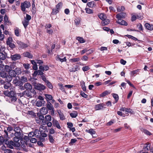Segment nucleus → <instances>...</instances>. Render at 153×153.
<instances>
[{
  "label": "nucleus",
  "instance_id": "f257e3e1",
  "mask_svg": "<svg viewBox=\"0 0 153 153\" xmlns=\"http://www.w3.org/2000/svg\"><path fill=\"white\" fill-rule=\"evenodd\" d=\"M4 146H6L7 147L12 149H13V146L19 147L20 146V144L19 143H15L12 140L9 141L6 140L5 141V144Z\"/></svg>",
  "mask_w": 153,
  "mask_h": 153
},
{
  "label": "nucleus",
  "instance_id": "f03ea898",
  "mask_svg": "<svg viewBox=\"0 0 153 153\" xmlns=\"http://www.w3.org/2000/svg\"><path fill=\"white\" fill-rule=\"evenodd\" d=\"M30 6V4L29 1H25L21 3L20 6L21 10L23 12H25L26 11V9L29 8Z\"/></svg>",
  "mask_w": 153,
  "mask_h": 153
},
{
  "label": "nucleus",
  "instance_id": "7ed1b4c3",
  "mask_svg": "<svg viewBox=\"0 0 153 153\" xmlns=\"http://www.w3.org/2000/svg\"><path fill=\"white\" fill-rule=\"evenodd\" d=\"M32 93L34 95L36 94V93L35 92V91H34V90H26L24 91V94H25V97H32Z\"/></svg>",
  "mask_w": 153,
  "mask_h": 153
},
{
  "label": "nucleus",
  "instance_id": "20e7f679",
  "mask_svg": "<svg viewBox=\"0 0 153 153\" xmlns=\"http://www.w3.org/2000/svg\"><path fill=\"white\" fill-rule=\"evenodd\" d=\"M14 105H16V107L18 111H20L23 109L24 107V104L22 103L21 101L19 100H18L17 101L15 102Z\"/></svg>",
  "mask_w": 153,
  "mask_h": 153
},
{
  "label": "nucleus",
  "instance_id": "39448f33",
  "mask_svg": "<svg viewBox=\"0 0 153 153\" xmlns=\"http://www.w3.org/2000/svg\"><path fill=\"white\" fill-rule=\"evenodd\" d=\"M35 88L39 91H42L44 90L45 87L44 85L39 83L36 84L34 85Z\"/></svg>",
  "mask_w": 153,
  "mask_h": 153
},
{
  "label": "nucleus",
  "instance_id": "423d86ee",
  "mask_svg": "<svg viewBox=\"0 0 153 153\" xmlns=\"http://www.w3.org/2000/svg\"><path fill=\"white\" fill-rule=\"evenodd\" d=\"M105 106V105L103 103L98 104L95 105V109L96 110H102L104 108H105L104 107Z\"/></svg>",
  "mask_w": 153,
  "mask_h": 153
},
{
  "label": "nucleus",
  "instance_id": "0eeeda50",
  "mask_svg": "<svg viewBox=\"0 0 153 153\" xmlns=\"http://www.w3.org/2000/svg\"><path fill=\"white\" fill-rule=\"evenodd\" d=\"M10 58L12 60L16 61L19 59L21 58V56L19 54H15L13 55H11Z\"/></svg>",
  "mask_w": 153,
  "mask_h": 153
},
{
  "label": "nucleus",
  "instance_id": "6e6552de",
  "mask_svg": "<svg viewBox=\"0 0 153 153\" xmlns=\"http://www.w3.org/2000/svg\"><path fill=\"white\" fill-rule=\"evenodd\" d=\"M8 100L9 102L14 104L15 102L17 101V98L16 97V96H11L9 97Z\"/></svg>",
  "mask_w": 153,
  "mask_h": 153
},
{
  "label": "nucleus",
  "instance_id": "1a4fd4ad",
  "mask_svg": "<svg viewBox=\"0 0 153 153\" xmlns=\"http://www.w3.org/2000/svg\"><path fill=\"white\" fill-rule=\"evenodd\" d=\"M126 16V13L124 12H121L117 14L116 18L118 19L124 18Z\"/></svg>",
  "mask_w": 153,
  "mask_h": 153
},
{
  "label": "nucleus",
  "instance_id": "9d476101",
  "mask_svg": "<svg viewBox=\"0 0 153 153\" xmlns=\"http://www.w3.org/2000/svg\"><path fill=\"white\" fill-rule=\"evenodd\" d=\"M52 123L54 126L56 127L59 129H60L61 128L57 120L55 119H53Z\"/></svg>",
  "mask_w": 153,
  "mask_h": 153
},
{
  "label": "nucleus",
  "instance_id": "9b49d317",
  "mask_svg": "<svg viewBox=\"0 0 153 153\" xmlns=\"http://www.w3.org/2000/svg\"><path fill=\"white\" fill-rule=\"evenodd\" d=\"M150 144L148 142L146 143V144H144L143 146V151L146 152L149 149L150 150Z\"/></svg>",
  "mask_w": 153,
  "mask_h": 153
},
{
  "label": "nucleus",
  "instance_id": "f8f14e48",
  "mask_svg": "<svg viewBox=\"0 0 153 153\" xmlns=\"http://www.w3.org/2000/svg\"><path fill=\"white\" fill-rule=\"evenodd\" d=\"M17 43L19 45L20 47H21L22 48H26L28 47V45L27 44L22 42L19 41H18L17 42Z\"/></svg>",
  "mask_w": 153,
  "mask_h": 153
},
{
  "label": "nucleus",
  "instance_id": "ddd939ff",
  "mask_svg": "<svg viewBox=\"0 0 153 153\" xmlns=\"http://www.w3.org/2000/svg\"><path fill=\"white\" fill-rule=\"evenodd\" d=\"M6 53L4 51H2L1 49H0V59L2 60H4L6 58Z\"/></svg>",
  "mask_w": 153,
  "mask_h": 153
},
{
  "label": "nucleus",
  "instance_id": "4468645a",
  "mask_svg": "<svg viewBox=\"0 0 153 153\" xmlns=\"http://www.w3.org/2000/svg\"><path fill=\"white\" fill-rule=\"evenodd\" d=\"M117 23L121 25L127 26L128 24L125 21L121 19H118V21H117Z\"/></svg>",
  "mask_w": 153,
  "mask_h": 153
},
{
  "label": "nucleus",
  "instance_id": "2eb2a0df",
  "mask_svg": "<svg viewBox=\"0 0 153 153\" xmlns=\"http://www.w3.org/2000/svg\"><path fill=\"white\" fill-rule=\"evenodd\" d=\"M146 28L148 30H152L153 29V25L149 23H146L145 25Z\"/></svg>",
  "mask_w": 153,
  "mask_h": 153
},
{
  "label": "nucleus",
  "instance_id": "dca6fc26",
  "mask_svg": "<svg viewBox=\"0 0 153 153\" xmlns=\"http://www.w3.org/2000/svg\"><path fill=\"white\" fill-rule=\"evenodd\" d=\"M24 87L26 89V90H33L32 89V86L30 84L28 83H25L24 85Z\"/></svg>",
  "mask_w": 153,
  "mask_h": 153
},
{
  "label": "nucleus",
  "instance_id": "f3484780",
  "mask_svg": "<svg viewBox=\"0 0 153 153\" xmlns=\"http://www.w3.org/2000/svg\"><path fill=\"white\" fill-rule=\"evenodd\" d=\"M86 131L87 132L89 133L93 137H95L96 136H94V135L95 134V131L93 129H90L89 130L86 129Z\"/></svg>",
  "mask_w": 153,
  "mask_h": 153
},
{
  "label": "nucleus",
  "instance_id": "a211bd4d",
  "mask_svg": "<svg viewBox=\"0 0 153 153\" xmlns=\"http://www.w3.org/2000/svg\"><path fill=\"white\" fill-rule=\"evenodd\" d=\"M33 132L34 136L35 137H39L40 136L41 133L40 131L38 129H35Z\"/></svg>",
  "mask_w": 153,
  "mask_h": 153
},
{
  "label": "nucleus",
  "instance_id": "6ab92c4d",
  "mask_svg": "<svg viewBox=\"0 0 153 153\" xmlns=\"http://www.w3.org/2000/svg\"><path fill=\"white\" fill-rule=\"evenodd\" d=\"M13 82L14 84L16 85V86L18 85L21 86L23 85V82L21 80L17 81L13 80Z\"/></svg>",
  "mask_w": 153,
  "mask_h": 153
},
{
  "label": "nucleus",
  "instance_id": "aec40b11",
  "mask_svg": "<svg viewBox=\"0 0 153 153\" xmlns=\"http://www.w3.org/2000/svg\"><path fill=\"white\" fill-rule=\"evenodd\" d=\"M11 84L10 82H6V83L4 84V85L2 86L5 89H8L10 87Z\"/></svg>",
  "mask_w": 153,
  "mask_h": 153
},
{
  "label": "nucleus",
  "instance_id": "412c9836",
  "mask_svg": "<svg viewBox=\"0 0 153 153\" xmlns=\"http://www.w3.org/2000/svg\"><path fill=\"white\" fill-rule=\"evenodd\" d=\"M111 92L110 91H105L100 94V96L101 97H104L107 95L110 94Z\"/></svg>",
  "mask_w": 153,
  "mask_h": 153
},
{
  "label": "nucleus",
  "instance_id": "4be33fe9",
  "mask_svg": "<svg viewBox=\"0 0 153 153\" xmlns=\"http://www.w3.org/2000/svg\"><path fill=\"white\" fill-rule=\"evenodd\" d=\"M23 55L24 56L27 57L29 58H32L33 56L28 52H26L23 53Z\"/></svg>",
  "mask_w": 153,
  "mask_h": 153
},
{
  "label": "nucleus",
  "instance_id": "5701e85b",
  "mask_svg": "<svg viewBox=\"0 0 153 153\" xmlns=\"http://www.w3.org/2000/svg\"><path fill=\"white\" fill-rule=\"evenodd\" d=\"M9 75L13 77H15L17 75L14 70H11L9 73Z\"/></svg>",
  "mask_w": 153,
  "mask_h": 153
},
{
  "label": "nucleus",
  "instance_id": "b1692460",
  "mask_svg": "<svg viewBox=\"0 0 153 153\" xmlns=\"http://www.w3.org/2000/svg\"><path fill=\"white\" fill-rule=\"evenodd\" d=\"M29 22L25 19H24V20L22 21V23L25 29H26L27 25H29Z\"/></svg>",
  "mask_w": 153,
  "mask_h": 153
},
{
  "label": "nucleus",
  "instance_id": "393cba45",
  "mask_svg": "<svg viewBox=\"0 0 153 153\" xmlns=\"http://www.w3.org/2000/svg\"><path fill=\"white\" fill-rule=\"evenodd\" d=\"M78 66L76 65L73 67L72 68L69 69V71L71 72H75L77 71L78 70Z\"/></svg>",
  "mask_w": 153,
  "mask_h": 153
},
{
  "label": "nucleus",
  "instance_id": "a878e982",
  "mask_svg": "<svg viewBox=\"0 0 153 153\" xmlns=\"http://www.w3.org/2000/svg\"><path fill=\"white\" fill-rule=\"evenodd\" d=\"M98 16L100 19L103 20L106 19V16L105 14L101 13L98 15Z\"/></svg>",
  "mask_w": 153,
  "mask_h": 153
},
{
  "label": "nucleus",
  "instance_id": "bb28decb",
  "mask_svg": "<svg viewBox=\"0 0 153 153\" xmlns=\"http://www.w3.org/2000/svg\"><path fill=\"white\" fill-rule=\"evenodd\" d=\"M70 116L72 118L76 117L78 115V113L76 111H74L70 114Z\"/></svg>",
  "mask_w": 153,
  "mask_h": 153
},
{
  "label": "nucleus",
  "instance_id": "cd10ccee",
  "mask_svg": "<svg viewBox=\"0 0 153 153\" xmlns=\"http://www.w3.org/2000/svg\"><path fill=\"white\" fill-rule=\"evenodd\" d=\"M117 9L118 12H121L124 10L125 8L123 6H118L117 7Z\"/></svg>",
  "mask_w": 153,
  "mask_h": 153
},
{
  "label": "nucleus",
  "instance_id": "c85d7f7f",
  "mask_svg": "<svg viewBox=\"0 0 153 153\" xmlns=\"http://www.w3.org/2000/svg\"><path fill=\"white\" fill-rule=\"evenodd\" d=\"M110 22V21L108 19H105V20H102V22H101V24L103 25H108L109 23Z\"/></svg>",
  "mask_w": 153,
  "mask_h": 153
},
{
  "label": "nucleus",
  "instance_id": "c756f323",
  "mask_svg": "<svg viewBox=\"0 0 153 153\" xmlns=\"http://www.w3.org/2000/svg\"><path fill=\"white\" fill-rule=\"evenodd\" d=\"M46 107L49 110H51L53 109H54L53 106L50 102H49L48 104H47Z\"/></svg>",
  "mask_w": 153,
  "mask_h": 153
},
{
  "label": "nucleus",
  "instance_id": "7c9ffc66",
  "mask_svg": "<svg viewBox=\"0 0 153 153\" xmlns=\"http://www.w3.org/2000/svg\"><path fill=\"white\" fill-rule=\"evenodd\" d=\"M76 39L78 40L80 43H82L85 42V40L82 37L78 36L77 37Z\"/></svg>",
  "mask_w": 153,
  "mask_h": 153
},
{
  "label": "nucleus",
  "instance_id": "2f4dec72",
  "mask_svg": "<svg viewBox=\"0 0 153 153\" xmlns=\"http://www.w3.org/2000/svg\"><path fill=\"white\" fill-rule=\"evenodd\" d=\"M7 45H9V47L11 48H15V46L13 43H11L10 42L8 41H7Z\"/></svg>",
  "mask_w": 153,
  "mask_h": 153
},
{
  "label": "nucleus",
  "instance_id": "473e14b6",
  "mask_svg": "<svg viewBox=\"0 0 153 153\" xmlns=\"http://www.w3.org/2000/svg\"><path fill=\"white\" fill-rule=\"evenodd\" d=\"M45 96L47 99V101H48L49 100H51L52 99H53V97L51 95L47 94H45Z\"/></svg>",
  "mask_w": 153,
  "mask_h": 153
},
{
  "label": "nucleus",
  "instance_id": "72a5a7b5",
  "mask_svg": "<svg viewBox=\"0 0 153 153\" xmlns=\"http://www.w3.org/2000/svg\"><path fill=\"white\" fill-rule=\"evenodd\" d=\"M43 102H45V101H41L40 100L38 101L36 103V105L37 106L40 107L43 104Z\"/></svg>",
  "mask_w": 153,
  "mask_h": 153
},
{
  "label": "nucleus",
  "instance_id": "f704fd0d",
  "mask_svg": "<svg viewBox=\"0 0 153 153\" xmlns=\"http://www.w3.org/2000/svg\"><path fill=\"white\" fill-rule=\"evenodd\" d=\"M40 111L42 114H45L47 113L48 111L47 109L43 107L41 109Z\"/></svg>",
  "mask_w": 153,
  "mask_h": 153
},
{
  "label": "nucleus",
  "instance_id": "c9c22d12",
  "mask_svg": "<svg viewBox=\"0 0 153 153\" xmlns=\"http://www.w3.org/2000/svg\"><path fill=\"white\" fill-rule=\"evenodd\" d=\"M112 95L115 100V103L117 102L119 99V97L118 95L114 93L112 94Z\"/></svg>",
  "mask_w": 153,
  "mask_h": 153
},
{
  "label": "nucleus",
  "instance_id": "e433bc0d",
  "mask_svg": "<svg viewBox=\"0 0 153 153\" xmlns=\"http://www.w3.org/2000/svg\"><path fill=\"white\" fill-rule=\"evenodd\" d=\"M87 5L89 7L92 8L94 5V1H91L88 3Z\"/></svg>",
  "mask_w": 153,
  "mask_h": 153
},
{
  "label": "nucleus",
  "instance_id": "4c0bfd02",
  "mask_svg": "<svg viewBox=\"0 0 153 153\" xmlns=\"http://www.w3.org/2000/svg\"><path fill=\"white\" fill-rule=\"evenodd\" d=\"M79 58H76L71 59L70 60L71 62H77L80 60Z\"/></svg>",
  "mask_w": 153,
  "mask_h": 153
},
{
  "label": "nucleus",
  "instance_id": "58836bf2",
  "mask_svg": "<svg viewBox=\"0 0 153 153\" xmlns=\"http://www.w3.org/2000/svg\"><path fill=\"white\" fill-rule=\"evenodd\" d=\"M81 88L83 90V91H86V87L85 85V83L84 82H83L81 84Z\"/></svg>",
  "mask_w": 153,
  "mask_h": 153
},
{
  "label": "nucleus",
  "instance_id": "ea45409f",
  "mask_svg": "<svg viewBox=\"0 0 153 153\" xmlns=\"http://www.w3.org/2000/svg\"><path fill=\"white\" fill-rule=\"evenodd\" d=\"M14 71H15L16 75H18L21 73L20 69L19 68H17L14 69Z\"/></svg>",
  "mask_w": 153,
  "mask_h": 153
},
{
  "label": "nucleus",
  "instance_id": "a19ab883",
  "mask_svg": "<svg viewBox=\"0 0 153 153\" xmlns=\"http://www.w3.org/2000/svg\"><path fill=\"white\" fill-rule=\"evenodd\" d=\"M5 38L4 33H2L1 30L0 29V40L3 41Z\"/></svg>",
  "mask_w": 153,
  "mask_h": 153
},
{
  "label": "nucleus",
  "instance_id": "79ce46f5",
  "mask_svg": "<svg viewBox=\"0 0 153 153\" xmlns=\"http://www.w3.org/2000/svg\"><path fill=\"white\" fill-rule=\"evenodd\" d=\"M47 85L48 87L50 89H52L53 88V86L51 83L48 80L45 82Z\"/></svg>",
  "mask_w": 153,
  "mask_h": 153
},
{
  "label": "nucleus",
  "instance_id": "37998d69",
  "mask_svg": "<svg viewBox=\"0 0 153 153\" xmlns=\"http://www.w3.org/2000/svg\"><path fill=\"white\" fill-rule=\"evenodd\" d=\"M86 12L88 14L92 13H93V10L89 8H86L85 9Z\"/></svg>",
  "mask_w": 153,
  "mask_h": 153
},
{
  "label": "nucleus",
  "instance_id": "c03bdc74",
  "mask_svg": "<svg viewBox=\"0 0 153 153\" xmlns=\"http://www.w3.org/2000/svg\"><path fill=\"white\" fill-rule=\"evenodd\" d=\"M32 10L31 11L33 13H35L36 12V8L35 7V5L34 3V2L33 1V3H32Z\"/></svg>",
  "mask_w": 153,
  "mask_h": 153
},
{
  "label": "nucleus",
  "instance_id": "a18cd8bd",
  "mask_svg": "<svg viewBox=\"0 0 153 153\" xmlns=\"http://www.w3.org/2000/svg\"><path fill=\"white\" fill-rule=\"evenodd\" d=\"M45 120L47 121H50L51 120V117L50 115H47L45 117Z\"/></svg>",
  "mask_w": 153,
  "mask_h": 153
},
{
  "label": "nucleus",
  "instance_id": "49530a36",
  "mask_svg": "<svg viewBox=\"0 0 153 153\" xmlns=\"http://www.w3.org/2000/svg\"><path fill=\"white\" fill-rule=\"evenodd\" d=\"M19 30L18 28L16 27L14 30L15 34L17 36H19Z\"/></svg>",
  "mask_w": 153,
  "mask_h": 153
},
{
  "label": "nucleus",
  "instance_id": "de8ad7c7",
  "mask_svg": "<svg viewBox=\"0 0 153 153\" xmlns=\"http://www.w3.org/2000/svg\"><path fill=\"white\" fill-rule=\"evenodd\" d=\"M21 132H15V137H18L21 138Z\"/></svg>",
  "mask_w": 153,
  "mask_h": 153
},
{
  "label": "nucleus",
  "instance_id": "09e8293b",
  "mask_svg": "<svg viewBox=\"0 0 153 153\" xmlns=\"http://www.w3.org/2000/svg\"><path fill=\"white\" fill-rule=\"evenodd\" d=\"M5 140L3 137L0 136V145H2L4 143H5Z\"/></svg>",
  "mask_w": 153,
  "mask_h": 153
},
{
  "label": "nucleus",
  "instance_id": "8fccbe9b",
  "mask_svg": "<svg viewBox=\"0 0 153 153\" xmlns=\"http://www.w3.org/2000/svg\"><path fill=\"white\" fill-rule=\"evenodd\" d=\"M20 80L22 82H25L27 81V78L25 76H22L21 77Z\"/></svg>",
  "mask_w": 153,
  "mask_h": 153
},
{
  "label": "nucleus",
  "instance_id": "3c124183",
  "mask_svg": "<svg viewBox=\"0 0 153 153\" xmlns=\"http://www.w3.org/2000/svg\"><path fill=\"white\" fill-rule=\"evenodd\" d=\"M5 69L7 72L8 73L11 70L10 66L8 65H6L5 66Z\"/></svg>",
  "mask_w": 153,
  "mask_h": 153
},
{
  "label": "nucleus",
  "instance_id": "603ef678",
  "mask_svg": "<svg viewBox=\"0 0 153 153\" xmlns=\"http://www.w3.org/2000/svg\"><path fill=\"white\" fill-rule=\"evenodd\" d=\"M80 95L85 98H87L88 97V96L87 95L85 94L82 91H81L80 93Z\"/></svg>",
  "mask_w": 153,
  "mask_h": 153
},
{
  "label": "nucleus",
  "instance_id": "864d4df0",
  "mask_svg": "<svg viewBox=\"0 0 153 153\" xmlns=\"http://www.w3.org/2000/svg\"><path fill=\"white\" fill-rule=\"evenodd\" d=\"M9 97L12 96H16V93L13 91H11L9 92Z\"/></svg>",
  "mask_w": 153,
  "mask_h": 153
},
{
  "label": "nucleus",
  "instance_id": "5fc2aeb1",
  "mask_svg": "<svg viewBox=\"0 0 153 153\" xmlns=\"http://www.w3.org/2000/svg\"><path fill=\"white\" fill-rule=\"evenodd\" d=\"M59 12V10L58 9H57L56 8V9H53L52 10V11L51 13L52 14H56L57 13H58Z\"/></svg>",
  "mask_w": 153,
  "mask_h": 153
},
{
  "label": "nucleus",
  "instance_id": "6e6d98bb",
  "mask_svg": "<svg viewBox=\"0 0 153 153\" xmlns=\"http://www.w3.org/2000/svg\"><path fill=\"white\" fill-rule=\"evenodd\" d=\"M31 19V16L28 14H26V17H25L24 18V19L28 21L29 22V21Z\"/></svg>",
  "mask_w": 153,
  "mask_h": 153
},
{
  "label": "nucleus",
  "instance_id": "4d7b16f0",
  "mask_svg": "<svg viewBox=\"0 0 153 153\" xmlns=\"http://www.w3.org/2000/svg\"><path fill=\"white\" fill-rule=\"evenodd\" d=\"M139 71V70L138 69L133 71L131 72L130 74L131 76H133L134 75V74H136Z\"/></svg>",
  "mask_w": 153,
  "mask_h": 153
},
{
  "label": "nucleus",
  "instance_id": "13d9d810",
  "mask_svg": "<svg viewBox=\"0 0 153 153\" xmlns=\"http://www.w3.org/2000/svg\"><path fill=\"white\" fill-rule=\"evenodd\" d=\"M77 140L75 139H72L71 140V142L69 143V145H72L73 143H75Z\"/></svg>",
  "mask_w": 153,
  "mask_h": 153
},
{
  "label": "nucleus",
  "instance_id": "bf43d9fd",
  "mask_svg": "<svg viewBox=\"0 0 153 153\" xmlns=\"http://www.w3.org/2000/svg\"><path fill=\"white\" fill-rule=\"evenodd\" d=\"M0 75L1 76L2 78H5L7 75V74L6 73L3 72H1L0 73Z\"/></svg>",
  "mask_w": 153,
  "mask_h": 153
},
{
  "label": "nucleus",
  "instance_id": "052dcab7",
  "mask_svg": "<svg viewBox=\"0 0 153 153\" xmlns=\"http://www.w3.org/2000/svg\"><path fill=\"white\" fill-rule=\"evenodd\" d=\"M90 69L89 67L88 66H85L84 67H83L82 68V70L84 71H87L89 70Z\"/></svg>",
  "mask_w": 153,
  "mask_h": 153
},
{
  "label": "nucleus",
  "instance_id": "680f3d73",
  "mask_svg": "<svg viewBox=\"0 0 153 153\" xmlns=\"http://www.w3.org/2000/svg\"><path fill=\"white\" fill-rule=\"evenodd\" d=\"M49 141L51 143H53L54 140L53 139V136L51 135H49Z\"/></svg>",
  "mask_w": 153,
  "mask_h": 153
},
{
  "label": "nucleus",
  "instance_id": "e2e57ef3",
  "mask_svg": "<svg viewBox=\"0 0 153 153\" xmlns=\"http://www.w3.org/2000/svg\"><path fill=\"white\" fill-rule=\"evenodd\" d=\"M30 142L33 143H35L37 142V140L35 138H30Z\"/></svg>",
  "mask_w": 153,
  "mask_h": 153
},
{
  "label": "nucleus",
  "instance_id": "0e129e2a",
  "mask_svg": "<svg viewBox=\"0 0 153 153\" xmlns=\"http://www.w3.org/2000/svg\"><path fill=\"white\" fill-rule=\"evenodd\" d=\"M20 139L19 138L15 137L13 138V140L15 143H19L18 142L19 141Z\"/></svg>",
  "mask_w": 153,
  "mask_h": 153
},
{
  "label": "nucleus",
  "instance_id": "69168bd1",
  "mask_svg": "<svg viewBox=\"0 0 153 153\" xmlns=\"http://www.w3.org/2000/svg\"><path fill=\"white\" fill-rule=\"evenodd\" d=\"M46 31L47 33L51 35H52L53 32V30L51 29H47Z\"/></svg>",
  "mask_w": 153,
  "mask_h": 153
},
{
  "label": "nucleus",
  "instance_id": "338daca9",
  "mask_svg": "<svg viewBox=\"0 0 153 153\" xmlns=\"http://www.w3.org/2000/svg\"><path fill=\"white\" fill-rule=\"evenodd\" d=\"M62 2L59 3L57 5H56V8L58 9L59 10L60 7L62 6Z\"/></svg>",
  "mask_w": 153,
  "mask_h": 153
},
{
  "label": "nucleus",
  "instance_id": "774afa93",
  "mask_svg": "<svg viewBox=\"0 0 153 153\" xmlns=\"http://www.w3.org/2000/svg\"><path fill=\"white\" fill-rule=\"evenodd\" d=\"M12 76H10L9 75L7 77H6V80H7V82H10L12 80Z\"/></svg>",
  "mask_w": 153,
  "mask_h": 153
}]
</instances>
